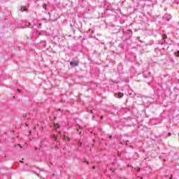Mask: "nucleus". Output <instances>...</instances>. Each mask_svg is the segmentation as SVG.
Here are the masks:
<instances>
[{
	"mask_svg": "<svg viewBox=\"0 0 179 179\" xmlns=\"http://www.w3.org/2000/svg\"><path fill=\"white\" fill-rule=\"evenodd\" d=\"M115 97H116V99H121V97H122L124 96L123 93H115L114 94Z\"/></svg>",
	"mask_w": 179,
	"mask_h": 179,
	"instance_id": "1",
	"label": "nucleus"
},
{
	"mask_svg": "<svg viewBox=\"0 0 179 179\" xmlns=\"http://www.w3.org/2000/svg\"><path fill=\"white\" fill-rule=\"evenodd\" d=\"M71 66H78L79 65L78 62H70Z\"/></svg>",
	"mask_w": 179,
	"mask_h": 179,
	"instance_id": "2",
	"label": "nucleus"
},
{
	"mask_svg": "<svg viewBox=\"0 0 179 179\" xmlns=\"http://www.w3.org/2000/svg\"><path fill=\"white\" fill-rule=\"evenodd\" d=\"M164 17H166V20H168V22H169V20H171V18H172L173 17H172L171 15H170V14H166V15H164Z\"/></svg>",
	"mask_w": 179,
	"mask_h": 179,
	"instance_id": "3",
	"label": "nucleus"
},
{
	"mask_svg": "<svg viewBox=\"0 0 179 179\" xmlns=\"http://www.w3.org/2000/svg\"><path fill=\"white\" fill-rule=\"evenodd\" d=\"M124 142L125 145H128V142H129V141H128V140H127L125 141H120V145H124Z\"/></svg>",
	"mask_w": 179,
	"mask_h": 179,
	"instance_id": "4",
	"label": "nucleus"
},
{
	"mask_svg": "<svg viewBox=\"0 0 179 179\" xmlns=\"http://www.w3.org/2000/svg\"><path fill=\"white\" fill-rule=\"evenodd\" d=\"M20 10L21 12H24L26 10V8L24 6H21Z\"/></svg>",
	"mask_w": 179,
	"mask_h": 179,
	"instance_id": "5",
	"label": "nucleus"
},
{
	"mask_svg": "<svg viewBox=\"0 0 179 179\" xmlns=\"http://www.w3.org/2000/svg\"><path fill=\"white\" fill-rule=\"evenodd\" d=\"M41 44H42L43 45V47H45V45L47 44V42L45 41H42L41 42Z\"/></svg>",
	"mask_w": 179,
	"mask_h": 179,
	"instance_id": "6",
	"label": "nucleus"
},
{
	"mask_svg": "<svg viewBox=\"0 0 179 179\" xmlns=\"http://www.w3.org/2000/svg\"><path fill=\"white\" fill-rule=\"evenodd\" d=\"M42 8H43V9H45V10H47V4L43 5Z\"/></svg>",
	"mask_w": 179,
	"mask_h": 179,
	"instance_id": "7",
	"label": "nucleus"
},
{
	"mask_svg": "<svg viewBox=\"0 0 179 179\" xmlns=\"http://www.w3.org/2000/svg\"><path fill=\"white\" fill-rule=\"evenodd\" d=\"M42 20L43 22H45V23H48V20L45 19V18H43Z\"/></svg>",
	"mask_w": 179,
	"mask_h": 179,
	"instance_id": "8",
	"label": "nucleus"
},
{
	"mask_svg": "<svg viewBox=\"0 0 179 179\" xmlns=\"http://www.w3.org/2000/svg\"><path fill=\"white\" fill-rule=\"evenodd\" d=\"M162 38H164V40H166V38H167V35L163 34L162 35Z\"/></svg>",
	"mask_w": 179,
	"mask_h": 179,
	"instance_id": "9",
	"label": "nucleus"
},
{
	"mask_svg": "<svg viewBox=\"0 0 179 179\" xmlns=\"http://www.w3.org/2000/svg\"><path fill=\"white\" fill-rule=\"evenodd\" d=\"M22 117H23L24 118H26V117H27V114L24 113V114L22 115Z\"/></svg>",
	"mask_w": 179,
	"mask_h": 179,
	"instance_id": "10",
	"label": "nucleus"
},
{
	"mask_svg": "<svg viewBox=\"0 0 179 179\" xmlns=\"http://www.w3.org/2000/svg\"><path fill=\"white\" fill-rule=\"evenodd\" d=\"M175 55H176V57H179V50L175 53Z\"/></svg>",
	"mask_w": 179,
	"mask_h": 179,
	"instance_id": "11",
	"label": "nucleus"
},
{
	"mask_svg": "<svg viewBox=\"0 0 179 179\" xmlns=\"http://www.w3.org/2000/svg\"><path fill=\"white\" fill-rule=\"evenodd\" d=\"M53 138H55V141H57V137L55 136V135L53 136Z\"/></svg>",
	"mask_w": 179,
	"mask_h": 179,
	"instance_id": "12",
	"label": "nucleus"
},
{
	"mask_svg": "<svg viewBox=\"0 0 179 179\" xmlns=\"http://www.w3.org/2000/svg\"><path fill=\"white\" fill-rule=\"evenodd\" d=\"M128 31H129V33H132V30H131V29H129Z\"/></svg>",
	"mask_w": 179,
	"mask_h": 179,
	"instance_id": "13",
	"label": "nucleus"
},
{
	"mask_svg": "<svg viewBox=\"0 0 179 179\" xmlns=\"http://www.w3.org/2000/svg\"><path fill=\"white\" fill-rule=\"evenodd\" d=\"M41 27V23H38V27Z\"/></svg>",
	"mask_w": 179,
	"mask_h": 179,
	"instance_id": "14",
	"label": "nucleus"
},
{
	"mask_svg": "<svg viewBox=\"0 0 179 179\" xmlns=\"http://www.w3.org/2000/svg\"><path fill=\"white\" fill-rule=\"evenodd\" d=\"M168 136H171V133H169Z\"/></svg>",
	"mask_w": 179,
	"mask_h": 179,
	"instance_id": "15",
	"label": "nucleus"
},
{
	"mask_svg": "<svg viewBox=\"0 0 179 179\" xmlns=\"http://www.w3.org/2000/svg\"><path fill=\"white\" fill-rule=\"evenodd\" d=\"M17 92H20V89H17Z\"/></svg>",
	"mask_w": 179,
	"mask_h": 179,
	"instance_id": "16",
	"label": "nucleus"
},
{
	"mask_svg": "<svg viewBox=\"0 0 179 179\" xmlns=\"http://www.w3.org/2000/svg\"><path fill=\"white\" fill-rule=\"evenodd\" d=\"M92 169L94 170V169H96V166H93Z\"/></svg>",
	"mask_w": 179,
	"mask_h": 179,
	"instance_id": "17",
	"label": "nucleus"
},
{
	"mask_svg": "<svg viewBox=\"0 0 179 179\" xmlns=\"http://www.w3.org/2000/svg\"><path fill=\"white\" fill-rule=\"evenodd\" d=\"M87 33H90V29L88 30Z\"/></svg>",
	"mask_w": 179,
	"mask_h": 179,
	"instance_id": "18",
	"label": "nucleus"
},
{
	"mask_svg": "<svg viewBox=\"0 0 179 179\" xmlns=\"http://www.w3.org/2000/svg\"><path fill=\"white\" fill-rule=\"evenodd\" d=\"M41 34H42L41 32H39V36H41Z\"/></svg>",
	"mask_w": 179,
	"mask_h": 179,
	"instance_id": "19",
	"label": "nucleus"
},
{
	"mask_svg": "<svg viewBox=\"0 0 179 179\" xmlns=\"http://www.w3.org/2000/svg\"><path fill=\"white\" fill-rule=\"evenodd\" d=\"M109 138H110V139H111V138H113V136H110V137H109Z\"/></svg>",
	"mask_w": 179,
	"mask_h": 179,
	"instance_id": "20",
	"label": "nucleus"
},
{
	"mask_svg": "<svg viewBox=\"0 0 179 179\" xmlns=\"http://www.w3.org/2000/svg\"><path fill=\"white\" fill-rule=\"evenodd\" d=\"M28 26H30V22L28 23Z\"/></svg>",
	"mask_w": 179,
	"mask_h": 179,
	"instance_id": "21",
	"label": "nucleus"
},
{
	"mask_svg": "<svg viewBox=\"0 0 179 179\" xmlns=\"http://www.w3.org/2000/svg\"><path fill=\"white\" fill-rule=\"evenodd\" d=\"M79 146H82V143H80Z\"/></svg>",
	"mask_w": 179,
	"mask_h": 179,
	"instance_id": "22",
	"label": "nucleus"
},
{
	"mask_svg": "<svg viewBox=\"0 0 179 179\" xmlns=\"http://www.w3.org/2000/svg\"><path fill=\"white\" fill-rule=\"evenodd\" d=\"M164 42H162V44H164Z\"/></svg>",
	"mask_w": 179,
	"mask_h": 179,
	"instance_id": "23",
	"label": "nucleus"
},
{
	"mask_svg": "<svg viewBox=\"0 0 179 179\" xmlns=\"http://www.w3.org/2000/svg\"><path fill=\"white\" fill-rule=\"evenodd\" d=\"M141 169H139L138 171H139Z\"/></svg>",
	"mask_w": 179,
	"mask_h": 179,
	"instance_id": "24",
	"label": "nucleus"
},
{
	"mask_svg": "<svg viewBox=\"0 0 179 179\" xmlns=\"http://www.w3.org/2000/svg\"><path fill=\"white\" fill-rule=\"evenodd\" d=\"M36 150H37V148H36Z\"/></svg>",
	"mask_w": 179,
	"mask_h": 179,
	"instance_id": "25",
	"label": "nucleus"
}]
</instances>
